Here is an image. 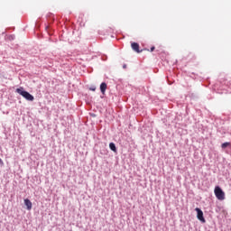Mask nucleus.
I'll return each instance as SVG.
<instances>
[{
    "mask_svg": "<svg viewBox=\"0 0 231 231\" xmlns=\"http://www.w3.org/2000/svg\"><path fill=\"white\" fill-rule=\"evenodd\" d=\"M195 210L197 212V218L199 219V221H200L201 223H207V220H205V217H203V211L199 208H196Z\"/></svg>",
    "mask_w": 231,
    "mask_h": 231,
    "instance_id": "7ed1b4c3",
    "label": "nucleus"
},
{
    "mask_svg": "<svg viewBox=\"0 0 231 231\" xmlns=\"http://www.w3.org/2000/svg\"><path fill=\"white\" fill-rule=\"evenodd\" d=\"M131 46H132V50H134V51H136V53H142V51H140V44H138L136 42H132Z\"/></svg>",
    "mask_w": 231,
    "mask_h": 231,
    "instance_id": "20e7f679",
    "label": "nucleus"
},
{
    "mask_svg": "<svg viewBox=\"0 0 231 231\" xmlns=\"http://www.w3.org/2000/svg\"><path fill=\"white\" fill-rule=\"evenodd\" d=\"M23 201H24L25 207L27 208V210H32V201L28 199H25Z\"/></svg>",
    "mask_w": 231,
    "mask_h": 231,
    "instance_id": "39448f33",
    "label": "nucleus"
},
{
    "mask_svg": "<svg viewBox=\"0 0 231 231\" xmlns=\"http://www.w3.org/2000/svg\"><path fill=\"white\" fill-rule=\"evenodd\" d=\"M123 68H125H125H126V65H124V66H123Z\"/></svg>",
    "mask_w": 231,
    "mask_h": 231,
    "instance_id": "9b49d317",
    "label": "nucleus"
},
{
    "mask_svg": "<svg viewBox=\"0 0 231 231\" xmlns=\"http://www.w3.org/2000/svg\"><path fill=\"white\" fill-rule=\"evenodd\" d=\"M109 147L111 151H113V152H116V145L115 144V143H110Z\"/></svg>",
    "mask_w": 231,
    "mask_h": 231,
    "instance_id": "0eeeda50",
    "label": "nucleus"
},
{
    "mask_svg": "<svg viewBox=\"0 0 231 231\" xmlns=\"http://www.w3.org/2000/svg\"><path fill=\"white\" fill-rule=\"evenodd\" d=\"M96 89H97L96 88H90L91 91H96Z\"/></svg>",
    "mask_w": 231,
    "mask_h": 231,
    "instance_id": "1a4fd4ad",
    "label": "nucleus"
},
{
    "mask_svg": "<svg viewBox=\"0 0 231 231\" xmlns=\"http://www.w3.org/2000/svg\"><path fill=\"white\" fill-rule=\"evenodd\" d=\"M215 196L219 201H223V199H225V191L221 189L219 186H217L215 188Z\"/></svg>",
    "mask_w": 231,
    "mask_h": 231,
    "instance_id": "f03ea898",
    "label": "nucleus"
},
{
    "mask_svg": "<svg viewBox=\"0 0 231 231\" xmlns=\"http://www.w3.org/2000/svg\"><path fill=\"white\" fill-rule=\"evenodd\" d=\"M106 89H107V84H106L105 82L101 83L100 91L103 95H104V93H106Z\"/></svg>",
    "mask_w": 231,
    "mask_h": 231,
    "instance_id": "423d86ee",
    "label": "nucleus"
},
{
    "mask_svg": "<svg viewBox=\"0 0 231 231\" xmlns=\"http://www.w3.org/2000/svg\"><path fill=\"white\" fill-rule=\"evenodd\" d=\"M16 93L23 97V98H25V100H28L29 102H33V100H35V97H33V96L30 94V92L23 90V88H16Z\"/></svg>",
    "mask_w": 231,
    "mask_h": 231,
    "instance_id": "f257e3e1",
    "label": "nucleus"
},
{
    "mask_svg": "<svg viewBox=\"0 0 231 231\" xmlns=\"http://www.w3.org/2000/svg\"><path fill=\"white\" fill-rule=\"evenodd\" d=\"M2 162H3V160L0 159V163H2Z\"/></svg>",
    "mask_w": 231,
    "mask_h": 231,
    "instance_id": "f8f14e48",
    "label": "nucleus"
},
{
    "mask_svg": "<svg viewBox=\"0 0 231 231\" xmlns=\"http://www.w3.org/2000/svg\"><path fill=\"white\" fill-rule=\"evenodd\" d=\"M230 143H224L221 144L222 149H226V147H229Z\"/></svg>",
    "mask_w": 231,
    "mask_h": 231,
    "instance_id": "6e6552de",
    "label": "nucleus"
},
{
    "mask_svg": "<svg viewBox=\"0 0 231 231\" xmlns=\"http://www.w3.org/2000/svg\"><path fill=\"white\" fill-rule=\"evenodd\" d=\"M151 51H154V47H152V48H151Z\"/></svg>",
    "mask_w": 231,
    "mask_h": 231,
    "instance_id": "9d476101",
    "label": "nucleus"
}]
</instances>
